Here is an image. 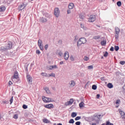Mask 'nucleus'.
<instances>
[{
    "label": "nucleus",
    "instance_id": "nucleus-1",
    "mask_svg": "<svg viewBox=\"0 0 125 125\" xmlns=\"http://www.w3.org/2000/svg\"><path fill=\"white\" fill-rule=\"evenodd\" d=\"M11 48H12V43L9 42H8V44L5 47L1 46L0 47V50H1V51H6L7 50L11 49Z\"/></svg>",
    "mask_w": 125,
    "mask_h": 125
},
{
    "label": "nucleus",
    "instance_id": "nucleus-2",
    "mask_svg": "<svg viewBox=\"0 0 125 125\" xmlns=\"http://www.w3.org/2000/svg\"><path fill=\"white\" fill-rule=\"evenodd\" d=\"M86 42V39L84 38H81L79 39L77 43L78 46H81L82 44H84Z\"/></svg>",
    "mask_w": 125,
    "mask_h": 125
},
{
    "label": "nucleus",
    "instance_id": "nucleus-3",
    "mask_svg": "<svg viewBox=\"0 0 125 125\" xmlns=\"http://www.w3.org/2000/svg\"><path fill=\"white\" fill-rule=\"evenodd\" d=\"M42 99L45 103H49L50 102H53L54 101L51 98H47L44 96L42 97Z\"/></svg>",
    "mask_w": 125,
    "mask_h": 125
},
{
    "label": "nucleus",
    "instance_id": "nucleus-4",
    "mask_svg": "<svg viewBox=\"0 0 125 125\" xmlns=\"http://www.w3.org/2000/svg\"><path fill=\"white\" fill-rule=\"evenodd\" d=\"M49 16L48 14H43V16L42 18H41L40 21L41 22H42V23H45V22H47V18Z\"/></svg>",
    "mask_w": 125,
    "mask_h": 125
},
{
    "label": "nucleus",
    "instance_id": "nucleus-5",
    "mask_svg": "<svg viewBox=\"0 0 125 125\" xmlns=\"http://www.w3.org/2000/svg\"><path fill=\"white\" fill-rule=\"evenodd\" d=\"M38 45L40 48L41 50H43V44H42V40H38Z\"/></svg>",
    "mask_w": 125,
    "mask_h": 125
},
{
    "label": "nucleus",
    "instance_id": "nucleus-6",
    "mask_svg": "<svg viewBox=\"0 0 125 125\" xmlns=\"http://www.w3.org/2000/svg\"><path fill=\"white\" fill-rule=\"evenodd\" d=\"M54 14L56 17H59V15L60 14V10H59V8H56L54 9Z\"/></svg>",
    "mask_w": 125,
    "mask_h": 125
},
{
    "label": "nucleus",
    "instance_id": "nucleus-7",
    "mask_svg": "<svg viewBox=\"0 0 125 125\" xmlns=\"http://www.w3.org/2000/svg\"><path fill=\"white\" fill-rule=\"evenodd\" d=\"M47 70H54V69H58V66L56 65H49L47 67Z\"/></svg>",
    "mask_w": 125,
    "mask_h": 125
},
{
    "label": "nucleus",
    "instance_id": "nucleus-8",
    "mask_svg": "<svg viewBox=\"0 0 125 125\" xmlns=\"http://www.w3.org/2000/svg\"><path fill=\"white\" fill-rule=\"evenodd\" d=\"M96 20L95 15H91L88 19L89 22H94Z\"/></svg>",
    "mask_w": 125,
    "mask_h": 125
},
{
    "label": "nucleus",
    "instance_id": "nucleus-9",
    "mask_svg": "<svg viewBox=\"0 0 125 125\" xmlns=\"http://www.w3.org/2000/svg\"><path fill=\"white\" fill-rule=\"evenodd\" d=\"M74 103V100L70 99V100L65 103V106H70Z\"/></svg>",
    "mask_w": 125,
    "mask_h": 125
},
{
    "label": "nucleus",
    "instance_id": "nucleus-10",
    "mask_svg": "<svg viewBox=\"0 0 125 125\" xmlns=\"http://www.w3.org/2000/svg\"><path fill=\"white\" fill-rule=\"evenodd\" d=\"M26 79L29 83H32V82H33V78H32V77H31L30 75L29 74L27 75Z\"/></svg>",
    "mask_w": 125,
    "mask_h": 125
},
{
    "label": "nucleus",
    "instance_id": "nucleus-11",
    "mask_svg": "<svg viewBox=\"0 0 125 125\" xmlns=\"http://www.w3.org/2000/svg\"><path fill=\"white\" fill-rule=\"evenodd\" d=\"M27 6V4H24L22 3L21 5H20L19 7V11H21V10H23L25 7Z\"/></svg>",
    "mask_w": 125,
    "mask_h": 125
},
{
    "label": "nucleus",
    "instance_id": "nucleus-12",
    "mask_svg": "<svg viewBox=\"0 0 125 125\" xmlns=\"http://www.w3.org/2000/svg\"><path fill=\"white\" fill-rule=\"evenodd\" d=\"M103 117V115H102L101 114H100L98 115L97 116H94L93 120L96 122V123H98V121L99 120V117Z\"/></svg>",
    "mask_w": 125,
    "mask_h": 125
},
{
    "label": "nucleus",
    "instance_id": "nucleus-13",
    "mask_svg": "<svg viewBox=\"0 0 125 125\" xmlns=\"http://www.w3.org/2000/svg\"><path fill=\"white\" fill-rule=\"evenodd\" d=\"M119 112L120 113L121 116V118H122V119H125V113L124 111H123V110H122V109H119L118 110Z\"/></svg>",
    "mask_w": 125,
    "mask_h": 125
},
{
    "label": "nucleus",
    "instance_id": "nucleus-14",
    "mask_svg": "<svg viewBox=\"0 0 125 125\" xmlns=\"http://www.w3.org/2000/svg\"><path fill=\"white\" fill-rule=\"evenodd\" d=\"M44 107H45V108H47V109H51L52 108H53L54 106L53 105V104H45L44 105Z\"/></svg>",
    "mask_w": 125,
    "mask_h": 125
},
{
    "label": "nucleus",
    "instance_id": "nucleus-15",
    "mask_svg": "<svg viewBox=\"0 0 125 125\" xmlns=\"http://www.w3.org/2000/svg\"><path fill=\"white\" fill-rule=\"evenodd\" d=\"M63 57H64L65 60H68V59H69V52H68L67 51L65 52L64 53Z\"/></svg>",
    "mask_w": 125,
    "mask_h": 125
},
{
    "label": "nucleus",
    "instance_id": "nucleus-16",
    "mask_svg": "<svg viewBox=\"0 0 125 125\" xmlns=\"http://www.w3.org/2000/svg\"><path fill=\"white\" fill-rule=\"evenodd\" d=\"M19 76H18V72H15L14 76L12 77V80L13 81L15 79H18Z\"/></svg>",
    "mask_w": 125,
    "mask_h": 125
},
{
    "label": "nucleus",
    "instance_id": "nucleus-17",
    "mask_svg": "<svg viewBox=\"0 0 125 125\" xmlns=\"http://www.w3.org/2000/svg\"><path fill=\"white\" fill-rule=\"evenodd\" d=\"M75 7V5L73 3H70L68 4L69 9H73Z\"/></svg>",
    "mask_w": 125,
    "mask_h": 125
},
{
    "label": "nucleus",
    "instance_id": "nucleus-18",
    "mask_svg": "<svg viewBox=\"0 0 125 125\" xmlns=\"http://www.w3.org/2000/svg\"><path fill=\"white\" fill-rule=\"evenodd\" d=\"M69 84L71 87H74V86H75L76 85V83L74 81H71L70 82Z\"/></svg>",
    "mask_w": 125,
    "mask_h": 125
},
{
    "label": "nucleus",
    "instance_id": "nucleus-19",
    "mask_svg": "<svg viewBox=\"0 0 125 125\" xmlns=\"http://www.w3.org/2000/svg\"><path fill=\"white\" fill-rule=\"evenodd\" d=\"M44 90L46 91L47 94H50V90H49V88H48V87H45Z\"/></svg>",
    "mask_w": 125,
    "mask_h": 125
},
{
    "label": "nucleus",
    "instance_id": "nucleus-20",
    "mask_svg": "<svg viewBox=\"0 0 125 125\" xmlns=\"http://www.w3.org/2000/svg\"><path fill=\"white\" fill-rule=\"evenodd\" d=\"M80 108H83L84 107V103L83 102H82L79 104Z\"/></svg>",
    "mask_w": 125,
    "mask_h": 125
},
{
    "label": "nucleus",
    "instance_id": "nucleus-21",
    "mask_svg": "<svg viewBox=\"0 0 125 125\" xmlns=\"http://www.w3.org/2000/svg\"><path fill=\"white\" fill-rule=\"evenodd\" d=\"M79 18L81 19V20H83L84 18V16L83 15V13L80 14Z\"/></svg>",
    "mask_w": 125,
    "mask_h": 125
},
{
    "label": "nucleus",
    "instance_id": "nucleus-22",
    "mask_svg": "<svg viewBox=\"0 0 125 125\" xmlns=\"http://www.w3.org/2000/svg\"><path fill=\"white\" fill-rule=\"evenodd\" d=\"M120 28L119 27H115V34H120Z\"/></svg>",
    "mask_w": 125,
    "mask_h": 125
},
{
    "label": "nucleus",
    "instance_id": "nucleus-23",
    "mask_svg": "<svg viewBox=\"0 0 125 125\" xmlns=\"http://www.w3.org/2000/svg\"><path fill=\"white\" fill-rule=\"evenodd\" d=\"M42 76L43 77H45L47 78H49V76H48V74H47V73H41Z\"/></svg>",
    "mask_w": 125,
    "mask_h": 125
},
{
    "label": "nucleus",
    "instance_id": "nucleus-24",
    "mask_svg": "<svg viewBox=\"0 0 125 125\" xmlns=\"http://www.w3.org/2000/svg\"><path fill=\"white\" fill-rule=\"evenodd\" d=\"M81 27L82 29H83V30H85V31H86V30H87V28H86L85 26H84V25H83V24H81Z\"/></svg>",
    "mask_w": 125,
    "mask_h": 125
},
{
    "label": "nucleus",
    "instance_id": "nucleus-25",
    "mask_svg": "<svg viewBox=\"0 0 125 125\" xmlns=\"http://www.w3.org/2000/svg\"><path fill=\"white\" fill-rule=\"evenodd\" d=\"M107 87H108V88H113V84H112V83H108L107 84Z\"/></svg>",
    "mask_w": 125,
    "mask_h": 125
},
{
    "label": "nucleus",
    "instance_id": "nucleus-26",
    "mask_svg": "<svg viewBox=\"0 0 125 125\" xmlns=\"http://www.w3.org/2000/svg\"><path fill=\"white\" fill-rule=\"evenodd\" d=\"M71 117H72V118H75V117H77V113L72 112L71 113Z\"/></svg>",
    "mask_w": 125,
    "mask_h": 125
},
{
    "label": "nucleus",
    "instance_id": "nucleus-27",
    "mask_svg": "<svg viewBox=\"0 0 125 125\" xmlns=\"http://www.w3.org/2000/svg\"><path fill=\"white\" fill-rule=\"evenodd\" d=\"M43 122L44 123V124H49L50 122L48 120H47V119H44L43 120Z\"/></svg>",
    "mask_w": 125,
    "mask_h": 125
},
{
    "label": "nucleus",
    "instance_id": "nucleus-28",
    "mask_svg": "<svg viewBox=\"0 0 125 125\" xmlns=\"http://www.w3.org/2000/svg\"><path fill=\"white\" fill-rule=\"evenodd\" d=\"M6 8L4 6L0 7V11H4Z\"/></svg>",
    "mask_w": 125,
    "mask_h": 125
},
{
    "label": "nucleus",
    "instance_id": "nucleus-29",
    "mask_svg": "<svg viewBox=\"0 0 125 125\" xmlns=\"http://www.w3.org/2000/svg\"><path fill=\"white\" fill-rule=\"evenodd\" d=\"M88 70H93V65H89L87 66Z\"/></svg>",
    "mask_w": 125,
    "mask_h": 125
},
{
    "label": "nucleus",
    "instance_id": "nucleus-30",
    "mask_svg": "<svg viewBox=\"0 0 125 125\" xmlns=\"http://www.w3.org/2000/svg\"><path fill=\"white\" fill-rule=\"evenodd\" d=\"M92 89H94V90H96L97 88V86H96V85H93L92 86Z\"/></svg>",
    "mask_w": 125,
    "mask_h": 125
},
{
    "label": "nucleus",
    "instance_id": "nucleus-31",
    "mask_svg": "<svg viewBox=\"0 0 125 125\" xmlns=\"http://www.w3.org/2000/svg\"><path fill=\"white\" fill-rule=\"evenodd\" d=\"M68 123L69 124H74V123H75V121H74V119H71L69 121Z\"/></svg>",
    "mask_w": 125,
    "mask_h": 125
},
{
    "label": "nucleus",
    "instance_id": "nucleus-32",
    "mask_svg": "<svg viewBox=\"0 0 125 125\" xmlns=\"http://www.w3.org/2000/svg\"><path fill=\"white\" fill-rule=\"evenodd\" d=\"M70 60L71 61H75V57H74V56H70Z\"/></svg>",
    "mask_w": 125,
    "mask_h": 125
},
{
    "label": "nucleus",
    "instance_id": "nucleus-33",
    "mask_svg": "<svg viewBox=\"0 0 125 125\" xmlns=\"http://www.w3.org/2000/svg\"><path fill=\"white\" fill-rule=\"evenodd\" d=\"M83 60H84V61H88V60H89V58H88V57L85 56L84 57Z\"/></svg>",
    "mask_w": 125,
    "mask_h": 125
},
{
    "label": "nucleus",
    "instance_id": "nucleus-34",
    "mask_svg": "<svg viewBox=\"0 0 125 125\" xmlns=\"http://www.w3.org/2000/svg\"><path fill=\"white\" fill-rule=\"evenodd\" d=\"M13 118L15 120H17V119H18V114H15L13 116Z\"/></svg>",
    "mask_w": 125,
    "mask_h": 125
},
{
    "label": "nucleus",
    "instance_id": "nucleus-35",
    "mask_svg": "<svg viewBox=\"0 0 125 125\" xmlns=\"http://www.w3.org/2000/svg\"><path fill=\"white\" fill-rule=\"evenodd\" d=\"M119 49L120 48L118 47V46H115L114 49L116 51H118V50H119Z\"/></svg>",
    "mask_w": 125,
    "mask_h": 125
},
{
    "label": "nucleus",
    "instance_id": "nucleus-36",
    "mask_svg": "<svg viewBox=\"0 0 125 125\" xmlns=\"http://www.w3.org/2000/svg\"><path fill=\"white\" fill-rule=\"evenodd\" d=\"M49 77H55V74L54 73H51L50 74H48Z\"/></svg>",
    "mask_w": 125,
    "mask_h": 125
},
{
    "label": "nucleus",
    "instance_id": "nucleus-37",
    "mask_svg": "<svg viewBox=\"0 0 125 125\" xmlns=\"http://www.w3.org/2000/svg\"><path fill=\"white\" fill-rule=\"evenodd\" d=\"M120 103H121V101L120 100H117L116 102V104H117V105H119L120 104Z\"/></svg>",
    "mask_w": 125,
    "mask_h": 125
},
{
    "label": "nucleus",
    "instance_id": "nucleus-38",
    "mask_svg": "<svg viewBox=\"0 0 125 125\" xmlns=\"http://www.w3.org/2000/svg\"><path fill=\"white\" fill-rule=\"evenodd\" d=\"M117 4L118 6H121L122 5V2L118 1L117 2Z\"/></svg>",
    "mask_w": 125,
    "mask_h": 125
},
{
    "label": "nucleus",
    "instance_id": "nucleus-39",
    "mask_svg": "<svg viewBox=\"0 0 125 125\" xmlns=\"http://www.w3.org/2000/svg\"><path fill=\"white\" fill-rule=\"evenodd\" d=\"M106 125H114V124L110 123L109 121H107L106 122Z\"/></svg>",
    "mask_w": 125,
    "mask_h": 125
},
{
    "label": "nucleus",
    "instance_id": "nucleus-40",
    "mask_svg": "<svg viewBox=\"0 0 125 125\" xmlns=\"http://www.w3.org/2000/svg\"><path fill=\"white\" fill-rule=\"evenodd\" d=\"M101 43L102 45H104V44H106V42H105V41H103L101 42Z\"/></svg>",
    "mask_w": 125,
    "mask_h": 125
},
{
    "label": "nucleus",
    "instance_id": "nucleus-41",
    "mask_svg": "<svg viewBox=\"0 0 125 125\" xmlns=\"http://www.w3.org/2000/svg\"><path fill=\"white\" fill-rule=\"evenodd\" d=\"M119 35H120L119 34H115V39H116L117 40H118L119 39Z\"/></svg>",
    "mask_w": 125,
    "mask_h": 125
},
{
    "label": "nucleus",
    "instance_id": "nucleus-42",
    "mask_svg": "<svg viewBox=\"0 0 125 125\" xmlns=\"http://www.w3.org/2000/svg\"><path fill=\"white\" fill-rule=\"evenodd\" d=\"M10 105H11V104H12V102H13V97H12V98L10 100Z\"/></svg>",
    "mask_w": 125,
    "mask_h": 125
},
{
    "label": "nucleus",
    "instance_id": "nucleus-43",
    "mask_svg": "<svg viewBox=\"0 0 125 125\" xmlns=\"http://www.w3.org/2000/svg\"><path fill=\"white\" fill-rule=\"evenodd\" d=\"M75 121H79V120H81V117L77 116L75 119Z\"/></svg>",
    "mask_w": 125,
    "mask_h": 125
},
{
    "label": "nucleus",
    "instance_id": "nucleus-44",
    "mask_svg": "<svg viewBox=\"0 0 125 125\" xmlns=\"http://www.w3.org/2000/svg\"><path fill=\"white\" fill-rule=\"evenodd\" d=\"M104 57H107L108 56V52H105V53L104 54Z\"/></svg>",
    "mask_w": 125,
    "mask_h": 125
},
{
    "label": "nucleus",
    "instance_id": "nucleus-45",
    "mask_svg": "<svg viewBox=\"0 0 125 125\" xmlns=\"http://www.w3.org/2000/svg\"><path fill=\"white\" fill-rule=\"evenodd\" d=\"M22 108L23 109H27V108H28V106L26 104H23L22 105Z\"/></svg>",
    "mask_w": 125,
    "mask_h": 125
},
{
    "label": "nucleus",
    "instance_id": "nucleus-46",
    "mask_svg": "<svg viewBox=\"0 0 125 125\" xmlns=\"http://www.w3.org/2000/svg\"><path fill=\"white\" fill-rule=\"evenodd\" d=\"M120 63L121 65H125V61H120Z\"/></svg>",
    "mask_w": 125,
    "mask_h": 125
},
{
    "label": "nucleus",
    "instance_id": "nucleus-47",
    "mask_svg": "<svg viewBox=\"0 0 125 125\" xmlns=\"http://www.w3.org/2000/svg\"><path fill=\"white\" fill-rule=\"evenodd\" d=\"M44 48H45V50H47V48H48V44H46L44 46Z\"/></svg>",
    "mask_w": 125,
    "mask_h": 125
},
{
    "label": "nucleus",
    "instance_id": "nucleus-48",
    "mask_svg": "<svg viewBox=\"0 0 125 125\" xmlns=\"http://www.w3.org/2000/svg\"><path fill=\"white\" fill-rule=\"evenodd\" d=\"M100 37L99 36H95L93 37V39L94 40H98V39H99Z\"/></svg>",
    "mask_w": 125,
    "mask_h": 125
},
{
    "label": "nucleus",
    "instance_id": "nucleus-49",
    "mask_svg": "<svg viewBox=\"0 0 125 125\" xmlns=\"http://www.w3.org/2000/svg\"><path fill=\"white\" fill-rule=\"evenodd\" d=\"M75 125H81V122H77L76 123H75Z\"/></svg>",
    "mask_w": 125,
    "mask_h": 125
},
{
    "label": "nucleus",
    "instance_id": "nucleus-50",
    "mask_svg": "<svg viewBox=\"0 0 125 125\" xmlns=\"http://www.w3.org/2000/svg\"><path fill=\"white\" fill-rule=\"evenodd\" d=\"M36 53H37V54H41V51H39V50H37Z\"/></svg>",
    "mask_w": 125,
    "mask_h": 125
},
{
    "label": "nucleus",
    "instance_id": "nucleus-51",
    "mask_svg": "<svg viewBox=\"0 0 125 125\" xmlns=\"http://www.w3.org/2000/svg\"><path fill=\"white\" fill-rule=\"evenodd\" d=\"M110 50L111 51H114V47H111L110 48Z\"/></svg>",
    "mask_w": 125,
    "mask_h": 125
},
{
    "label": "nucleus",
    "instance_id": "nucleus-52",
    "mask_svg": "<svg viewBox=\"0 0 125 125\" xmlns=\"http://www.w3.org/2000/svg\"><path fill=\"white\" fill-rule=\"evenodd\" d=\"M9 85H11L12 84V82L11 81H9L8 83Z\"/></svg>",
    "mask_w": 125,
    "mask_h": 125
},
{
    "label": "nucleus",
    "instance_id": "nucleus-53",
    "mask_svg": "<svg viewBox=\"0 0 125 125\" xmlns=\"http://www.w3.org/2000/svg\"><path fill=\"white\" fill-rule=\"evenodd\" d=\"M71 13V10H67V14H70Z\"/></svg>",
    "mask_w": 125,
    "mask_h": 125
},
{
    "label": "nucleus",
    "instance_id": "nucleus-54",
    "mask_svg": "<svg viewBox=\"0 0 125 125\" xmlns=\"http://www.w3.org/2000/svg\"><path fill=\"white\" fill-rule=\"evenodd\" d=\"M63 54L62 53V52H59V55H60V56H62V55Z\"/></svg>",
    "mask_w": 125,
    "mask_h": 125
},
{
    "label": "nucleus",
    "instance_id": "nucleus-55",
    "mask_svg": "<svg viewBox=\"0 0 125 125\" xmlns=\"http://www.w3.org/2000/svg\"><path fill=\"white\" fill-rule=\"evenodd\" d=\"M60 65H63L64 64V62H63V61H62L60 62Z\"/></svg>",
    "mask_w": 125,
    "mask_h": 125
},
{
    "label": "nucleus",
    "instance_id": "nucleus-56",
    "mask_svg": "<svg viewBox=\"0 0 125 125\" xmlns=\"http://www.w3.org/2000/svg\"><path fill=\"white\" fill-rule=\"evenodd\" d=\"M99 97H100V95H99V94H97V98H99Z\"/></svg>",
    "mask_w": 125,
    "mask_h": 125
},
{
    "label": "nucleus",
    "instance_id": "nucleus-57",
    "mask_svg": "<svg viewBox=\"0 0 125 125\" xmlns=\"http://www.w3.org/2000/svg\"><path fill=\"white\" fill-rule=\"evenodd\" d=\"M118 107H119V105H117L116 108H118Z\"/></svg>",
    "mask_w": 125,
    "mask_h": 125
},
{
    "label": "nucleus",
    "instance_id": "nucleus-58",
    "mask_svg": "<svg viewBox=\"0 0 125 125\" xmlns=\"http://www.w3.org/2000/svg\"><path fill=\"white\" fill-rule=\"evenodd\" d=\"M58 125H62L61 124H58Z\"/></svg>",
    "mask_w": 125,
    "mask_h": 125
},
{
    "label": "nucleus",
    "instance_id": "nucleus-59",
    "mask_svg": "<svg viewBox=\"0 0 125 125\" xmlns=\"http://www.w3.org/2000/svg\"><path fill=\"white\" fill-rule=\"evenodd\" d=\"M1 119V117L0 116V120Z\"/></svg>",
    "mask_w": 125,
    "mask_h": 125
},
{
    "label": "nucleus",
    "instance_id": "nucleus-60",
    "mask_svg": "<svg viewBox=\"0 0 125 125\" xmlns=\"http://www.w3.org/2000/svg\"><path fill=\"white\" fill-rule=\"evenodd\" d=\"M59 42H61V41H59Z\"/></svg>",
    "mask_w": 125,
    "mask_h": 125
},
{
    "label": "nucleus",
    "instance_id": "nucleus-61",
    "mask_svg": "<svg viewBox=\"0 0 125 125\" xmlns=\"http://www.w3.org/2000/svg\"><path fill=\"white\" fill-rule=\"evenodd\" d=\"M113 0V1H114L115 0Z\"/></svg>",
    "mask_w": 125,
    "mask_h": 125
},
{
    "label": "nucleus",
    "instance_id": "nucleus-62",
    "mask_svg": "<svg viewBox=\"0 0 125 125\" xmlns=\"http://www.w3.org/2000/svg\"><path fill=\"white\" fill-rule=\"evenodd\" d=\"M87 36H89V35H87Z\"/></svg>",
    "mask_w": 125,
    "mask_h": 125
},
{
    "label": "nucleus",
    "instance_id": "nucleus-63",
    "mask_svg": "<svg viewBox=\"0 0 125 125\" xmlns=\"http://www.w3.org/2000/svg\"><path fill=\"white\" fill-rule=\"evenodd\" d=\"M75 40L76 41V37H75Z\"/></svg>",
    "mask_w": 125,
    "mask_h": 125
}]
</instances>
